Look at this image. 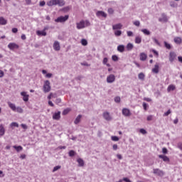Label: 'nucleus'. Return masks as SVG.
Instances as JSON below:
<instances>
[{
	"label": "nucleus",
	"mask_w": 182,
	"mask_h": 182,
	"mask_svg": "<svg viewBox=\"0 0 182 182\" xmlns=\"http://www.w3.org/2000/svg\"><path fill=\"white\" fill-rule=\"evenodd\" d=\"M48 6H53V5H58V6H64L65 1L63 0H50L47 2Z\"/></svg>",
	"instance_id": "2"
},
{
	"label": "nucleus",
	"mask_w": 182,
	"mask_h": 182,
	"mask_svg": "<svg viewBox=\"0 0 182 182\" xmlns=\"http://www.w3.org/2000/svg\"><path fill=\"white\" fill-rule=\"evenodd\" d=\"M46 2L45 1H41L40 2V6H45Z\"/></svg>",
	"instance_id": "62"
},
{
	"label": "nucleus",
	"mask_w": 182,
	"mask_h": 182,
	"mask_svg": "<svg viewBox=\"0 0 182 182\" xmlns=\"http://www.w3.org/2000/svg\"><path fill=\"white\" fill-rule=\"evenodd\" d=\"M173 90H176V85H170L167 88V92H170Z\"/></svg>",
	"instance_id": "24"
},
{
	"label": "nucleus",
	"mask_w": 182,
	"mask_h": 182,
	"mask_svg": "<svg viewBox=\"0 0 182 182\" xmlns=\"http://www.w3.org/2000/svg\"><path fill=\"white\" fill-rule=\"evenodd\" d=\"M77 161L80 167H83V166H85V161H83V159L79 158L77 160Z\"/></svg>",
	"instance_id": "25"
},
{
	"label": "nucleus",
	"mask_w": 182,
	"mask_h": 182,
	"mask_svg": "<svg viewBox=\"0 0 182 182\" xmlns=\"http://www.w3.org/2000/svg\"><path fill=\"white\" fill-rule=\"evenodd\" d=\"M43 92L44 93H48V92H50V82H49V80L45 81L43 85Z\"/></svg>",
	"instance_id": "4"
},
{
	"label": "nucleus",
	"mask_w": 182,
	"mask_h": 182,
	"mask_svg": "<svg viewBox=\"0 0 182 182\" xmlns=\"http://www.w3.org/2000/svg\"><path fill=\"white\" fill-rule=\"evenodd\" d=\"M114 102H115L116 103H120V97H116L114 98Z\"/></svg>",
	"instance_id": "46"
},
{
	"label": "nucleus",
	"mask_w": 182,
	"mask_h": 182,
	"mask_svg": "<svg viewBox=\"0 0 182 182\" xmlns=\"http://www.w3.org/2000/svg\"><path fill=\"white\" fill-rule=\"evenodd\" d=\"M69 112H70V109L67 108V109H65L63 110V114L64 116H65V114H68V113H69Z\"/></svg>",
	"instance_id": "40"
},
{
	"label": "nucleus",
	"mask_w": 182,
	"mask_h": 182,
	"mask_svg": "<svg viewBox=\"0 0 182 182\" xmlns=\"http://www.w3.org/2000/svg\"><path fill=\"white\" fill-rule=\"evenodd\" d=\"M116 80V77H114V75L111 74L107 77V83H113Z\"/></svg>",
	"instance_id": "8"
},
{
	"label": "nucleus",
	"mask_w": 182,
	"mask_h": 182,
	"mask_svg": "<svg viewBox=\"0 0 182 182\" xmlns=\"http://www.w3.org/2000/svg\"><path fill=\"white\" fill-rule=\"evenodd\" d=\"M62 102V100H60V98H57L55 101V103L56 105H59V103H60Z\"/></svg>",
	"instance_id": "51"
},
{
	"label": "nucleus",
	"mask_w": 182,
	"mask_h": 182,
	"mask_svg": "<svg viewBox=\"0 0 182 182\" xmlns=\"http://www.w3.org/2000/svg\"><path fill=\"white\" fill-rule=\"evenodd\" d=\"M112 59L114 62H117L119 60V57H117V55H112Z\"/></svg>",
	"instance_id": "43"
},
{
	"label": "nucleus",
	"mask_w": 182,
	"mask_h": 182,
	"mask_svg": "<svg viewBox=\"0 0 182 182\" xmlns=\"http://www.w3.org/2000/svg\"><path fill=\"white\" fill-rule=\"evenodd\" d=\"M123 180L125 182H132V181H130V179H129L128 178H123Z\"/></svg>",
	"instance_id": "61"
},
{
	"label": "nucleus",
	"mask_w": 182,
	"mask_h": 182,
	"mask_svg": "<svg viewBox=\"0 0 182 182\" xmlns=\"http://www.w3.org/2000/svg\"><path fill=\"white\" fill-rule=\"evenodd\" d=\"M141 32L144 33V35H146V36H149L151 35L150 31H149L147 28H143L141 30Z\"/></svg>",
	"instance_id": "22"
},
{
	"label": "nucleus",
	"mask_w": 182,
	"mask_h": 182,
	"mask_svg": "<svg viewBox=\"0 0 182 182\" xmlns=\"http://www.w3.org/2000/svg\"><path fill=\"white\" fill-rule=\"evenodd\" d=\"M107 61H108L107 58H105L103 59V63H104V65H106V63H107Z\"/></svg>",
	"instance_id": "63"
},
{
	"label": "nucleus",
	"mask_w": 182,
	"mask_h": 182,
	"mask_svg": "<svg viewBox=\"0 0 182 182\" xmlns=\"http://www.w3.org/2000/svg\"><path fill=\"white\" fill-rule=\"evenodd\" d=\"M68 19H69V16L68 15H65V16H61L57 18L55 20V22L60 23H63V22H66V21H68Z\"/></svg>",
	"instance_id": "3"
},
{
	"label": "nucleus",
	"mask_w": 182,
	"mask_h": 182,
	"mask_svg": "<svg viewBox=\"0 0 182 182\" xmlns=\"http://www.w3.org/2000/svg\"><path fill=\"white\" fill-rule=\"evenodd\" d=\"M117 50L118 52H121V53L124 52V46L123 45L118 46Z\"/></svg>",
	"instance_id": "27"
},
{
	"label": "nucleus",
	"mask_w": 182,
	"mask_h": 182,
	"mask_svg": "<svg viewBox=\"0 0 182 182\" xmlns=\"http://www.w3.org/2000/svg\"><path fill=\"white\" fill-rule=\"evenodd\" d=\"M12 32H13V33H16L18 32V28H12Z\"/></svg>",
	"instance_id": "59"
},
{
	"label": "nucleus",
	"mask_w": 182,
	"mask_h": 182,
	"mask_svg": "<svg viewBox=\"0 0 182 182\" xmlns=\"http://www.w3.org/2000/svg\"><path fill=\"white\" fill-rule=\"evenodd\" d=\"M122 114L124 116H125L126 117H129L132 116V112H130V109L124 108L122 109Z\"/></svg>",
	"instance_id": "9"
},
{
	"label": "nucleus",
	"mask_w": 182,
	"mask_h": 182,
	"mask_svg": "<svg viewBox=\"0 0 182 182\" xmlns=\"http://www.w3.org/2000/svg\"><path fill=\"white\" fill-rule=\"evenodd\" d=\"M115 36H120L122 35V31L117 30L114 31Z\"/></svg>",
	"instance_id": "38"
},
{
	"label": "nucleus",
	"mask_w": 182,
	"mask_h": 182,
	"mask_svg": "<svg viewBox=\"0 0 182 182\" xmlns=\"http://www.w3.org/2000/svg\"><path fill=\"white\" fill-rule=\"evenodd\" d=\"M114 12V10H113V9L112 8L108 9V13L110 14L111 15L113 14Z\"/></svg>",
	"instance_id": "54"
},
{
	"label": "nucleus",
	"mask_w": 182,
	"mask_h": 182,
	"mask_svg": "<svg viewBox=\"0 0 182 182\" xmlns=\"http://www.w3.org/2000/svg\"><path fill=\"white\" fill-rule=\"evenodd\" d=\"M164 44L165 48H166V49H168V50L171 49V45L170 43H167V41H164Z\"/></svg>",
	"instance_id": "32"
},
{
	"label": "nucleus",
	"mask_w": 182,
	"mask_h": 182,
	"mask_svg": "<svg viewBox=\"0 0 182 182\" xmlns=\"http://www.w3.org/2000/svg\"><path fill=\"white\" fill-rule=\"evenodd\" d=\"M53 49H54V50H60V43H59V41L54 42Z\"/></svg>",
	"instance_id": "12"
},
{
	"label": "nucleus",
	"mask_w": 182,
	"mask_h": 182,
	"mask_svg": "<svg viewBox=\"0 0 182 182\" xmlns=\"http://www.w3.org/2000/svg\"><path fill=\"white\" fill-rule=\"evenodd\" d=\"M7 21L4 17H0V25H6Z\"/></svg>",
	"instance_id": "28"
},
{
	"label": "nucleus",
	"mask_w": 182,
	"mask_h": 182,
	"mask_svg": "<svg viewBox=\"0 0 182 182\" xmlns=\"http://www.w3.org/2000/svg\"><path fill=\"white\" fill-rule=\"evenodd\" d=\"M102 117L107 122H112V120H113V117L110 116V113L109 112H103Z\"/></svg>",
	"instance_id": "5"
},
{
	"label": "nucleus",
	"mask_w": 182,
	"mask_h": 182,
	"mask_svg": "<svg viewBox=\"0 0 182 182\" xmlns=\"http://www.w3.org/2000/svg\"><path fill=\"white\" fill-rule=\"evenodd\" d=\"M17 113H23V109L21 107H16V111Z\"/></svg>",
	"instance_id": "33"
},
{
	"label": "nucleus",
	"mask_w": 182,
	"mask_h": 182,
	"mask_svg": "<svg viewBox=\"0 0 182 182\" xmlns=\"http://www.w3.org/2000/svg\"><path fill=\"white\" fill-rule=\"evenodd\" d=\"M111 139L112 140V141H119V138L117 136H112L111 137Z\"/></svg>",
	"instance_id": "41"
},
{
	"label": "nucleus",
	"mask_w": 182,
	"mask_h": 182,
	"mask_svg": "<svg viewBox=\"0 0 182 182\" xmlns=\"http://www.w3.org/2000/svg\"><path fill=\"white\" fill-rule=\"evenodd\" d=\"M7 104H8V106L10 107V109L13 110V112H16V106L15 105V104L11 102H8Z\"/></svg>",
	"instance_id": "15"
},
{
	"label": "nucleus",
	"mask_w": 182,
	"mask_h": 182,
	"mask_svg": "<svg viewBox=\"0 0 182 182\" xmlns=\"http://www.w3.org/2000/svg\"><path fill=\"white\" fill-rule=\"evenodd\" d=\"M154 42L158 45V46H160V42H159V40H157L156 38H152Z\"/></svg>",
	"instance_id": "45"
},
{
	"label": "nucleus",
	"mask_w": 182,
	"mask_h": 182,
	"mask_svg": "<svg viewBox=\"0 0 182 182\" xmlns=\"http://www.w3.org/2000/svg\"><path fill=\"white\" fill-rule=\"evenodd\" d=\"M53 119L54 120H59L60 119V111H58V112H55L53 115Z\"/></svg>",
	"instance_id": "16"
},
{
	"label": "nucleus",
	"mask_w": 182,
	"mask_h": 182,
	"mask_svg": "<svg viewBox=\"0 0 182 182\" xmlns=\"http://www.w3.org/2000/svg\"><path fill=\"white\" fill-rule=\"evenodd\" d=\"M159 22H167L168 19L167 18V16L166 14H163L162 17L159 19Z\"/></svg>",
	"instance_id": "18"
},
{
	"label": "nucleus",
	"mask_w": 182,
	"mask_h": 182,
	"mask_svg": "<svg viewBox=\"0 0 182 182\" xmlns=\"http://www.w3.org/2000/svg\"><path fill=\"white\" fill-rule=\"evenodd\" d=\"M11 127H19V124H18V123H16V122H12L11 124Z\"/></svg>",
	"instance_id": "44"
},
{
	"label": "nucleus",
	"mask_w": 182,
	"mask_h": 182,
	"mask_svg": "<svg viewBox=\"0 0 182 182\" xmlns=\"http://www.w3.org/2000/svg\"><path fill=\"white\" fill-rule=\"evenodd\" d=\"M62 166H56L53 169V173H55V171H58V170H60Z\"/></svg>",
	"instance_id": "39"
},
{
	"label": "nucleus",
	"mask_w": 182,
	"mask_h": 182,
	"mask_svg": "<svg viewBox=\"0 0 182 182\" xmlns=\"http://www.w3.org/2000/svg\"><path fill=\"white\" fill-rule=\"evenodd\" d=\"M159 159H162L165 163H170V159L168 156L165 155H159Z\"/></svg>",
	"instance_id": "13"
},
{
	"label": "nucleus",
	"mask_w": 182,
	"mask_h": 182,
	"mask_svg": "<svg viewBox=\"0 0 182 182\" xmlns=\"http://www.w3.org/2000/svg\"><path fill=\"white\" fill-rule=\"evenodd\" d=\"M159 68H160V65H159V63H156L155 64V65H154V68H152V72H153V73H156V74L159 73Z\"/></svg>",
	"instance_id": "14"
},
{
	"label": "nucleus",
	"mask_w": 182,
	"mask_h": 182,
	"mask_svg": "<svg viewBox=\"0 0 182 182\" xmlns=\"http://www.w3.org/2000/svg\"><path fill=\"white\" fill-rule=\"evenodd\" d=\"M127 36H133V33L132 31H127Z\"/></svg>",
	"instance_id": "60"
},
{
	"label": "nucleus",
	"mask_w": 182,
	"mask_h": 182,
	"mask_svg": "<svg viewBox=\"0 0 182 182\" xmlns=\"http://www.w3.org/2000/svg\"><path fill=\"white\" fill-rule=\"evenodd\" d=\"M139 59L142 61L146 60V59H147V55H146L144 53H141L139 55Z\"/></svg>",
	"instance_id": "20"
},
{
	"label": "nucleus",
	"mask_w": 182,
	"mask_h": 182,
	"mask_svg": "<svg viewBox=\"0 0 182 182\" xmlns=\"http://www.w3.org/2000/svg\"><path fill=\"white\" fill-rule=\"evenodd\" d=\"M81 43H82V46H87V41L85 38H82L81 40Z\"/></svg>",
	"instance_id": "36"
},
{
	"label": "nucleus",
	"mask_w": 182,
	"mask_h": 182,
	"mask_svg": "<svg viewBox=\"0 0 182 182\" xmlns=\"http://www.w3.org/2000/svg\"><path fill=\"white\" fill-rule=\"evenodd\" d=\"M170 5L172 8H177V4L174 3V2H171Z\"/></svg>",
	"instance_id": "48"
},
{
	"label": "nucleus",
	"mask_w": 182,
	"mask_h": 182,
	"mask_svg": "<svg viewBox=\"0 0 182 182\" xmlns=\"http://www.w3.org/2000/svg\"><path fill=\"white\" fill-rule=\"evenodd\" d=\"M14 149H15V150H16V151L19 152V151H22V150H23V148L21 146H13Z\"/></svg>",
	"instance_id": "30"
},
{
	"label": "nucleus",
	"mask_w": 182,
	"mask_h": 182,
	"mask_svg": "<svg viewBox=\"0 0 182 182\" xmlns=\"http://www.w3.org/2000/svg\"><path fill=\"white\" fill-rule=\"evenodd\" d=\"M170 113H171V111L170 109H168L166 112H165L164 114V116H168V114H170Z\"/></svg>",
	"instance_id": "56"
},
{
	"label": "nucleus",
	"mask_w": 182,
	"mask_h": 182,
	"mask_svg": "<svg viewBox=\"0 0 182 182\" xmlns=\"http://www.w3.org/2000/svg\"><path fill=\"white\" fill-rule=\"evenodd\" d=\"M36 34L38 35V36H46L47 33L45 31H37Z\"/></svg>",
	"instance_id": "21"
},
{
	"label": "nucleus",
	"mask_w": 182,
	"mask_h": 182,
	"mask_svg": "<svg viewBox=\"0 0 182 182\" xmlns=\"http://www.w3.org/2000/svg\"><path fill=\"white\" fill-rule=\"evenodd\" d=\"M144 73H140L139 75H138V77L139 79H140V80H144Z\"/></svg>",
	"instance_id": "35"
},
{
	"label": "nucleus",
	"mask_w": 182,
	"mask_h": 182,
	"mask_svg": "<svg viewBox=\"0 0 182 182\" xmlns=\"http://www.w3.org/2000/svg\"><path fill=\"white\" fill-rule=\"evenodd\" d=\"M5 134V128L3 125H0V136H4Z\"/></svg>",
	"instance_id": "29"
},
{
	"label": "nucleus",
	"mask_w": 182,
	"mask_h": 182,
	"mask_svg": "<svg viewBox=\"0 0 182 182\" xmlns=\"http://www.w3.org/2000/svg\"><path fill=\"white\" fill-rule=\"evenodd\" d=\"M8 48L9 49H10L11 50H14V49H18L19 48V46H18V44L15 43H10L8 45Z\"/></svg>",
	"instance_id": "7"
},
{
	"label": "nucleus",
	"mask_w": 182,
	"mask_h": 182,
	"mask_svg": "<svg viewBox=\"0 0 182 182\" xmlns=\"http://www.w3.org/2000/svg\"><path fill=\"white\" fill-rule=\"evenodd\" d=\"M133 48H134V46H133V44L131 43H129L127 44V50H132L133 49Z\"/></svg>",
	"instance_id": "34"
},
{
	"label": "nucleus",
	"mask_w": 182,
	"mask_h": 182,
	"mask_svg": "<svg viewBox=\"0 0 182 182\" xmlns=\"http://www.w3.org/2000/svg\"><path fill=\"white\" fill-rule=\"evenodd\" d=\"M146 120L148 122H151V120H153V115L148 116L147 118H146Z\"/></svg>",
	"instance_id": "47"
},
{
	"label": "nucleus",
	"mask_w": 182,
	"mask_h": 182,
	"mask_svg": "<svg viewBox=\"0 0 182 182\" xmlns=\"http://www.w3.org/2000/svg\"><path fill=\"white\" fill-rule=\"evenodd\" d=\"M153 53H154L156 56V58H159V52H157L156 50H152Z\"/></svg>",
	"instance_id": "55"
},
{
	"label": "nucleus",
	"mask_w": 182,
	"mask_h": 182,
	"mask_svg": "<svg viewBox=\"0 0 182 182\" xmlns=\"http://www.w3.org/2000/svg\"><path fill=\"white\" fill-rule=\"evenodd\" d=\"M97 16L100 17L102 16L103 18H106L107 16V14L105 13L104 11H99L96 13Z\"/></svg>",
	"instance_id": "17"
},
{
	"label": "nucleus",
	"mask_w": 182,
	"mask_h": 182,
	"mask_svg": "<svg viewBox=\"0 0 182 182\" xmlns=\"http://www.w3.org/2000/svg\"><path fill=\"white\" fill-rule=\"evenodd\" d=\"M135 43H137L138 45L141 43V37L140 36H136L135 38Z\"/></svg>",
	"instance_id": "31"
},
{
	"label": "nucleus",
	"mask_w": 182,
	"mask_h": 182,
	"mask_svg": "<svg viewBox=\"0 0 182 182\" xmlns=\"http://www.w3.org/2000/svg\"><path fill=\"white\" fill-rule=\"evenodd\" d=\"M77 29H85V28H87V26H90V21L88 20H82L78 23H76Z\"/></svg>",
	"instance_id": "1"
},
{
	"label": "nucleus",
	"mask_w": 182,
	"mask_h": 182,
	"mask_svg": "<svg viewBox=\"0 0 182 182\" xmlns=\"http://www.w3.org/2000/svg\"><path fill=\"white\" fill-rule=\"evenodd\" d=\"M176 58H177V54H176V53H174V51H171L169 53V61L171 63L174 62Z\"/></svg>",
	"instance_id": "6"
},
{
	"label": "nucleus",
	"mask_w": 182,
	"mask_h": 182,
	"mask_svg": "<svg viewBox=\"0 0 182 182\" xmlns=\"http://www.w3.org/2000/svg\"><path fill=\"white\" fill-rule=\"evenodd\" d=\"M134 25H135V26H140V21H134Z\"/></svg>",
	"instance_id": "53"
},
{
	"label": "nucleus",
	"mask_w": 182,
	"mask_h": 182,
	"mask_svg": "<svg viewBox=\"0 0 182 182\" xmlns=\"http://www.w3.org/2000/svg\"><path fill=\"white\" fill-rule=\"evenodd\" d=\"M66 149V146H59L58 148H57V150H65Z\"/></svg>",
	"instance_id": "49"
},
{
	"label": "nucleus",
	"mask_w": 182,
	"mask_h": 182,
	"mask_svg": "<svg viewBox=\"0 0 182 182\" xmlns=\"http://www.w3.org/2000/svg\"><path fill=\"white\" fill-rule=\"evenodd\" d=\"M140 133H141L142 134H146V133H147V132H146L144 129H141Z\"/></svg>",
	"instance_id": "57"
},
{
	"label": "nucleus",
	"mask_w": 182,
	"mask_h": 182,
	"mask_svg": "<svg viewBox=\"0 0 182 182\" xmlns=\"http://www.w3.org/2000/svg\"><path fill=\"white\" fill-rule=\"evenodd\" d=\"M123 25L122 23H118L112 26L113 31H116L117 29H122Z\"/></svg>",
	"instance_id": "19"
},
{
	"label": "nucleus",
	"mask_w": 182,
	"mask_h": 182,
	"mask_svg": "<svg viewBox=\"0 0 182 182\" xmlns=\"http://www.w3.org/2000/svg\"><path fill=\"white\" fill-rule=\"evenodd\" d=\"M143 107H144V110H147V107H149V105H147V103H146V102H144Z\"/></svg>",
	"instance_id": "50"
},
{
	"label": "nucleus",
	"mask_w": 182,
	"mask_h": 182,
	"mask_svg": "<svg viewBox=\"0 0 182 182\" xmlns=\"http://www.w3.org/2000/svg\"><path fill=\"white\" fill-rule=\"evenodd\" d=\"M162 153L164 154H167V153H168V151L166 149V148H163L162 149Z\"/></svg>",
	"instance_id": "52"
},
{
	"label": "nucleus",
	"mask_w": 182,
	"mask_h": 182,
	"mask_svg": "<svg viewBox=\"0 0 182 182\" xmlns=\"http://www.w3.org/2000/svg\"><path fill=\"white\" fill-rule=\"evenodd\" d=\"M63 12H69V11H70V6L64 7L63 9Z\"/></svg>",
	"instance_id": "42"
},
{
	"label": "nucleus",
	"mask_w": 182,
	"mask_h": 182,
	"mask_svg": "<svg viewBox=\"0 0 182 182\" xmlns=\"http://www.w3.org/2000/svg\"><path fill=\"white\" fill-rule=\"evenodd\" d=\"M112 149H113V150H114V151L117 150V149H118L117 144H114V145L112 146Z\"/></svg>",
	"instance_id": "58"
},
{
	"label": "nucleus",
	"mask_w": 182,
	"mask_h": 182,
	"mask_svg": "<svg viewBox=\"0 0 182 182\" xmlns=\"http://www.w3.org/2000/svg\"><path fill=\"white\" fill-rule=\"evenodd\" d=\"M178 62H181V63H182V57L181 56H178Z\"/></svg>",
	"instance_id": "64"
},
{
	"label": "nucleus",
	"mask_w": 182,
	"mask_h": 182,
	"mask_svg": "<svg viewBox=\"0 0 182 182\" xmlns=\"http://www.w3.org/2000/svg\"><path fill=\"white\" fill-rule=\"evenodd\" d=\"M68 154H69L70 157H73V156L76 155V152L73 150H71L69 151Z\"/></svg>",
	"instance_id": "37"
},
{
	"label": "nucleus",
	"mask_w": 182,
	"mask_h": 182,
	"mask_svg": "<svg viewBox=\"0 0 182 182\" xmlns=\"http://www.w3.org/2000/svg\"><path fill=\"white\" fill-rule=\"evenodd\" d=\"M21 95L23 96V100L24 102L29 100V95L26 94V92H21Z\"/></svg>",
	"instance_id": "11"
},
{
	"label": "nucleus",
	"mask_w": 182,
	"mask_h": 182,
	"mask_svg": "<svg viewBox=\"0 0 182 182\" xmlns=\"http://www.w3.org/2000/svg\"><path fill=\"white\" fill-rule=\"evenodd\" d=\"M82 119V115H78L77 117H76V119H75V120L74 121V123H75V124H79V123H80V119Z\"/></svg>",
	"instance_id": "26"
},
{
	"label": "nucleus",
	"mask_w": 182,
	"mask_h": 182,
	"mask_svg": "<svg viewBox=\"0 0 182 182\" xmlns=\"http://www.w3.org/2000/svg\"><path fill=\"white\" fill-rule=\"evenodd\" d=\"M173 41L177 45H180L182 42V39L180 37H175Z\"/></svg>",
	"instance_id": "23"
},
{
	"label": "nucleus",
	"mask_w": 182,
	"mask_h": 182,
	"mask_svg": "<svg viewBox=\"0 0 182 182\" xmlns=\"http://www.w3.org/2000/svg\"><path fill=\"white\" fill-rule=\"evenodd\" d=\"M154 174H157V176H160L161 177H163V176H164V172H163V171L159 168H154Z\"/></svg>",
	"instance_id": "10"
}]
</instances>
